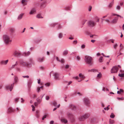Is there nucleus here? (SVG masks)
<instances>
[{"instance_id": "nucleus-1", "label": "nucleus", "mask_w": 124, "mask_h": 124, "mask_svg": "<svg viewBox=\"0 0 124 124\" xmlns=\"http://www.w3.org/2000/svg\"><path fill=\"white\" fill-rule=\"evenodd\" d=\"M92 58L89 56H85L84 58V61L86 63L91 66L93 64Z\"/></svg>"}, {"instance_id": "nucleus-2", "label": "nucleus", "mask_w": 124, "mask_h": 124, "mask_svg": "<svg viewBox=\"0 0 124 124\" xmlns=\"http://www.w3.org/2000/svg\"><path fill=\"white\" fill-rule=\"evenodd\" d=\"M3 39L4 43L6 44H9L12 41L10 37L7 35H4L3 36Z\"/></svg>"}, {"instance_id": "nucleus-3", "label": "nucleus", "mask_w": 124, "mask_h": 124, "mask_svg": "<svg viewBox=\"0 0 124 124\" xmlns=\"http://www.w3.org/2000/svg\"><path fill=\"white\" fill-rule=\"evenodd\" d=\"M83 101L84 104L87 106H89L90 105V102L89 99L87 98H85L83 99Z\"/></svg>"}, {"instance_id": "nucleus-4", "label": "nucleus", "mask_w": 124, "mask_h": 124, "mask_svg": "<svg viewBox=\"0 0 124 124\" xmlns=\"http://www.w3.org/2000/svg\"><path fill=\"white\" fill-rule=\"evenodd\" d=\"M89 114L88 113H86L82 116H80L79 118V120L80 121H83L85 119L88 118L89 116Z\"/></svg>"}, {"instance_id": "nucleus-5", "label": "nucleus", "mask_w": 124, "mask_h": 124, "mask_svg": "<svg viewBox=\"0 0 124 124\" xmlns=\"http://www.w3.org/2000/svg\"><path fill=\"white\" fill-rule=\"evenodd\" d=\"M118 68L116 66H114L111 70V72L112 73H116L118 71Z\"/></svg>"}, {"instance_id": "nucleus-6", "label": "nucleus", "mask_w": 124, "mask_h": 124, "mask_svg": "<svg viewBox=\"0 0 124 124\" xmlns=\"http://www.w3.org/2000/svg\"><path fill=\"white\" fill-rule=\"evenodd\" d=\"M88 24L90 27H93L95 25L96 23L93 20H91L88 22Z\"/></svg>"}, {"instance_id": "nucleus-7", "label": "nucleus", "mask_w": 124, "mask_h": 124, "mask_svg": "<svg viewBox=\"0 0 124 124\" xmlns=\"http://www.w3.org/2000/svg\"><path fill=\"white\" fill-rule=\"evenodd\" d=\"M20 63L21 65L24 66H28V63L22 60L20 61Z\"/></svg>"}, {"instance_id": "nucleus-8", "label": "nucleus", "mask_w": 124, "mask_h": 124, "mask_svg": "<svg viewBox=\"0 0 124 124\" xmlns=\"http://www.w3.org/2000/svg\"><path fill=\"white\" fill-rule=\"evenodd\" d=\"M36 9L34 8H32L30 10L29 14L31 15H33L35 14L36 13Z\"/></svg>"}, {"instance_id": "nucleus-9", "label": "nucleus", "mask_w": 124, "mask_h": 124, "mask_svg": "<svg viewBox=\"0 0 124 124\" xmlns=\"http://www.w3.org/2000/svg\"><path fill=\"white\" fill-rule=\"evenodd\" d=\"M14 85V83L12 84L11 86L9 85H7L6 86V88L8 90L10 89V91H11L13 88Z\"/></svg>"}, {"instance_id": "nucleus-10", "label": "nucleus", "mask_w": 124, "mask_h": 124, "mask_svg": "<svg viewBox=\"0 0 124 124\" xmlns=\"http://www.w3.org/2000/svg\"><path fill=\"white\" fill-rule=\"evenodd\" d=\"M13 55L15 57H17L21 55V53L18 51H15L13 53Z\"/></svg>"}, {"instance_id": "nucleus-11", "label": "nucleus", "mask_w": 124, "mask_h": 124, "mask_svg": "<svg viewBox=\"0 0 124 124\" xmlns=\"http://www.w3.org/2000/svg\"><path fill=\"white\" fill-rule=\"evenodd\" d=\"M8 61V60H2L1 61L0 64L2 65H5L7 64Z\"/></svg>"}, {"instance_id": "nucleus-12", "label": "nucleus", "mask_w": 124, "mask_h": 124, "mask_svg": "<svg viewBox=\"0 0 124 124\" xmlns=\"http://www.w3.org/2000/svg\"><path fill=\"white\" fill-rule=\"evenodd\" d=\"M7 109V112L8 113H11L15 111V110L11 107L8 108Z\"/></svg>"}, {"instance_id": "nucleus-13", "label": "nucleus", "mask_w": 124, "mask_h": 124, "mask_svg": "<svg viewBox=\"0 0 124 124\" xmlns=\"http://www.w3.org/2000/svg\"><path fill=\"white\" fill-rule=\"evenodd\" d=\"M54 77V78L55 80L59 79V74L55 72L53 73Z\"/></svg>"}, {"instance_id": "nucleus-14", "label": "nucleus", "mask_w": 124, "mask_h": 124, "mask_svg": "<svg viewBox=\"0 0 124 124\" xmlns=\"http://www.w3.org/2000/svg\"><path fill=\"white\" fill-rule=\"evenodd\" d=\"M118 18L116 17H115L114 19L112 20L111 21L110 23H117V22Z\"/></svg>"}, {"instance_id": "nucleus-15", "label": "nucleus", "mask_w": 124, "mask_h": 124, "mask_svg": "<svg viewBox=\"0 0 124 124\" xmlns=\"http://www.w3.org/2000/svg\"><path fill=\"white\" fill-rule=\"evenodd\" d=\"M24 14V13H21L19 15L17 18V20H21L23 18Z\"/></svg>"}, {"instance_id": "nucleus-16", "label": "nucleus", "mask_w": 124, "mask_h": 124, "mask_svg": "<svg viewBox=\"0 0 124 124\" xmlns=\"http://www.w3.org/2000/svg\"><path fill=\"white\" fill-rule=\"evenodd\" d=\"M67 115L68 117L70 119H73L74 118V116L72 114L68 113L67 114Z\"/></svg>"}, {"instance_id": "nucleus-17", "label": "nucleus", "mask_w": 124, "mask_h": 124, "mask_svg": "<svg viewBox=\"0 0 124 124\" xmlns=\"http://www.w3.org/2000/svg\"><path fill=\"white\" fill-rule=\"evenodd\" d=\"M44 57H39L37 59V61L39 62H42L44 60Z\"/></svg>"}, {"instance_id": "nucleus-18", "label": "nucleus", "mask_w": 124, "mask_h": 124, "mask_svg": "<svg viewBox=\"0 0 124 124\" xmlns=\"http://www.w3.org/2000/svg\"><path fill=\"white\" fill-rule=\"evenodd\" d=\"M57 25L56 28L58 30H60L63 28V26L60 23H57Z\"/></svg>"}, {"instance_id": "nucleus-19", "label": "nucleus", "mask_w": 124, "mask_h": 124, "mask_svg": "<svg viewBox=\"0 0 124 124\" xmlns=\"http://www.w3.org/2000/svg\"><path fill=\"white\" fill-rule=\"evenodd\" d=\"M57 36L58 38L59 39H62L63 36V34L61 32H59L58 33L57 35Z\"/></svg>"}, {"instance_id": "nucleus-20", "label": "nucleus", "mask_w": 124, "mask_h": 124, "mask_svg": "<svg viewBox=\"0 0 124 124\" xmlns=\"http://www.w3.org/2000/svg\"><path fill=\"white\" fill-rule=\"evenodd\" d=\"M69 107L72 110H74V109L76 108L75 106L72 104H70Z\"/></svg>"}, {"instance_id": "nucleus-21", "label": "nucleus", "mask_w": 124, "mask_h": 124, "mask_svg": "<svg viewBox=\"0 0 124 124\" xmlns=\"http://www.w3.org/2000/svg\"><path fill=\"white\" fill-rule=\"evenodd\" d=\"M28 0H22V4L24 5H26L27 4V2Z\"/></svg>"}, {"instance_id": "nucleus-22", "label": "nucleus", "mask_w": 124, "mask_h": 124, "mask_svg": "<svg viewBox=\"0 0 124 124\" xmlns=\"http://www.w3.org/2000/svg\"><path fill=\"white\" fill-rule=\"evenodd\" d=\"M79 76L80 78L83 79H84L85 77L82 74V73H80L79 74Z\"/></svg>"}, {"instance_id": "nucleus-23", "label": "nucleus", "mask_w": 124, "mask_h": 124, "mask_svg": "<svg viewBox=\"0 0 124 124\" xmlns=\"http://www.w3.org/2000/svg\"><path fill=\"white\" fill-rule=\"evenodd\" d=\"M57 23H51L49 24V25L52 27H54L56 25H57Z\"/></svg>"}, {"instance_id": "nucleus-24", "label": "nucleus", "mask_w": 124, "mask_h": 124, "mask_svg": "<svg viewBox=\"0 0 124 124\" xmlns=\"http://www.w3.org/2000/svg\"><path fill=\"white\" fill-rule=\"evenodd\" d=\"M114 3V0H113L109 4L108 7L109 8H111L112 7Z\"/></svg>"}, {"instance_id": "nucleus-25", "label": "nucleus", "mask_w": 124, "mask_h": 124, "mask_svg": "<svg viewBox=\"0 0 124 124\" xmlns=\"http://www.w3.org/2000/svg\"><path fill=\"white\" fill-rule=\"evenodd\" d=\"M42 100L41 99H40L39 98H37L36 99V100L38 104L40 103L42 101Z\"/></svg>"}, {"instance_id": "nucleus-26", "label": "nucleus", "mask_w": 124, "mask_h": 124, "mask_svg": "<svg viewBox=\"0 0 124 124\" xmlns=\"http://www.w3.org/2000/svg\"><path fill=\"white\" fill-rule=\"evenodd\" d=\"M37 18H43V17L40 14H38L36 16Z\"/></svg>"}, {"instance_id": "nucleus-27", "label": "nucleus", "mask_w": 124, "mask_h": 124, "mask_svg": "<svg viewBox=\"0 0 124 124\" xmlns=\"http://www.w3.org/2000/svg\"><path fill=\"white\" fill-rule=\"evenodd\" d=\"M14 79L15 82V83L17 82L18 81V77L16 76H15L14 77Z\"/></svg>"}, {"instance_id": "nucleus-28", "label": "nucleus", "mask_w": 124, "mask_h": 124, "mask_svg": "<svg viewBox=\"0 0 124 124\" xmlns=\"http://www.w3.org/2000/svg\"><path fill=\"white\" fill-rule=\"evenodd\" d=\"M68 50H64L63 52V54L65 55H67L68 53Z\"/></svg>"}, {"instance_id": "nucleus-29", "label": "nucleus", "mask_w": 124, "mask_h": 124, "mask_svg": "<svg viewBox=\"0 0 124 124\" xmlns=\"http://www.w3.org/2000/svg\"><path fill=\"white\" fill-rule=\"evenodd\" d=\"M24 54L25 56H29L30 54V53L29 51H28L26 52H24Z\"/></svg>"}, {"instance_id": "nucleus-30", "label": "nucleus", "mask_w": 124, "mask_h": 124, "mask_svg": "<svg viewBox=\"0 0 124 124\" xmlns=\"http://www.w3.org/2000/svg\"><path fill=\"white\" fill-rule=\"evenodd\" d=\"M61 120L62 122L65 123H66L67 122V120L66 119H62Z\"/></svg>"}, {"instance_id": "nucleus-31", "label": "nucleus", "mask_w": 124, "mask_h": 124, "mask_svg": "<svg viewBox=\"0 0 124 124\" xmlns=\"http://www.w3.org/2000/svg\"><path fill=\"white\" fill-rule=\"evenodd\" d=\"M102 77V74L101 72H99L97 74V77L98 78H100Z\"/></svg>"}, {"instance_id": "nucleus-32", "label": "nucleus", "mask_w": 124, "mask_h": 124, "mask_svg": "<svg viewBox=\"0 0 124 124\" xmlns=\"http://www.w3.org/2000/svg\"><path fill=\"white\" fill-rule=\"evenodd\" d=\"M103 57L102 56H101L99 59V60L100 62H103Z\"/></svg>"}, {"instance_id": "nucleus-33", "label": "nucleus", "mask_w": 124, "mask_h": 124, "mask_svg": "<svg viewBox=\"0 0 124 124\" xmlns=\"http://www.w3.org/2000/svg\"><path fill=\"white\" fill-rule=\"evenodd\" d=\"M88 72H95L96 71V69H92L91 70H88Z\"/></svg>"}, {"instance_id": "nucleus-34", "label": "nucleus", "mask_w": 124, "mask_h": 124, "mask_svg": "<svg viewBox=\"0 0 124 124\" xmlns=\"http://www.w3.org/2000/svg\"><path fill=\"white\" fill-rule=\"evenodd\" d=\"M40 88L39 87H37L36 88V91L38 93H39L41 91Z\"/></svg>"}, {"instance_id": "nucleus-35", "label": "nucleus", "mask_w": 124, "mask_h": 124, "mask_svg": "<svg viewBox=\"0 0 124 124\" xmlns=\"http://www.w3.org/2000/svg\"><path fill=\"white\" fill-rule=\"evenodd\" d=\"M118 76L121 77H124V73H119L118 74Z\"/></svg>"}, {"instance_id": "nucleus-36", "label": "nucleus", "mask_w": 124, "mask_h": 124, "mask_svg": "<svg viewBox=\"0 0 124 124\" xmlns=\"http://www.w3.org/2000/svg\"><path fill=\"white\" fill-rule=\"evenodd\" d=\"M117 99H118V100H124V98L123 97H122L121 98H119L118 97H117Z\"/></svg>"}, {"instance_id": "nucleus-37", "label": "nucleus", "mask_w": 124, "mask_h": 124, "mask_svg": "<svg viewBox=\"0 0 124 124\" xmlns=\"http://www.w3.org/2000/svg\"><path fill=\"white\" fill-rule=\"evenodd\" d=\"M9 31L11 33H13L14 31V29L12 28H10L9 29Z\"/></svg>"}, {"instance_id": "nucleus-38", "label": "nucleus", "mask_w": 124, "mask_h": 124, "mask_svg": "<svg viewBox=\"0 0 124 124\" xmlns=\"http://www.w3.org/2000/svg\"><path fill=\"white\" fill-rule=\"evenodd\" d=\"M118 46V45L116 43H115L113 46V47L115 49H116V48Z\"/></svg>"}, {"instance_id": "nucleus-39", "label": "nucleus", "mask_w": 124, "mask_h": 124, "mask_svg": "<svg viewBox=\"0 0 124 124\" xmlns=\"http://www.w3.org/2000/svg\"><path fill=\"white\" fill-rule=\"evenodd\" d=\"M110 116L111 118H114L115 116L113 113H112Z\"/></svg>"}, {"instance_id": "nucleus-40", "label": "nucleus", "mask_w": 124, "mask_h": 124, "mask_svg": "<svg viewBox=\"0 0 124 124\" xmlns=\"http://www.w3.org/2000/svg\"><path fill=\"white\" fill-rule=\"evenodd\" d=\"M95 20L96 22H99V18L97 17L95 18Z\"/></svg>"}, {"instance_id": "nucleus-41", "label": "nucleus", "mask_w": 124, "mask_h": 124, "mask_svg": "<svg viewBox=\"0 0 124 124\" xmlns=\"http://www.w3.org/2000/svg\"><path fill=\"white\" fill-rule=\"evenodd\" d=\"M32 83V82L31 81H29L28 82V87H31V85Z\"/></svg>"}, {"instance_id": "nucleus-42", "label": "nucleus", "mask_w": 124, "mask_h": 124, "mask_svg": "<svg viewBox=\"0 0 124 124\" xmlns=\"http://www.w3.org/2000/svg\"><path fill=\"white\" fill-rule=\"evenodd\" d=\"M92 6H89L88 7V10L89 11H90L92 9Z\"/></svg>"}, {"instance_id": "nucleus-43", "label": "nucleus", "mask_w": 124, "mask_h": 124, "mask_svg": "<svg viewBox=\"0 0 124 124\" xmlns=\"http://www.w3.org/2000/svg\"><path fill=\"white\" fill-rule=\"evenodd\" d=\"M41 41V39H39L37 40L36 41V42L37 43H39Z\"/></svg>"}, {"instance_id": "nucleus-44", "label": "nucleus", "mask_w": 124, "mask_h": 124, "mask_svg": "<svg viewBox=\"0 0 124 124\" xmlns=\"http://www.w3.org/2000/svg\"><path fill=\"white\" fill-rule=\"evenodd\" d=\"M22 77L24 78H29V77L28 75H26L23 76Z\"/></svg>"}, {"instance_id": "nucleus-45", "label": "nucleus", "mask_w": 124, "mask_h": 124, "mask_svg": "<svg viewBox=\"0 0 124 124\" xmlns=\"http://www.w3.org/2000/svg\"><path fill=\"white\" fill-rule=\"evenodd\" d=\"M60 104H59L58 105H57V108H54L53 110V111H54L55 110L57 109V108H59V107H60Z\"/></svg>"}, {"instance_id": "nucleus-46", "label": "nucleus", "mask_w": 124, "mask_h": 124, "mask_svg": "<svg viewBox=\"0 0 124 124\" xmlns=\"http://www.w3.org/2000/svg\"><path fill=\"white\" fill-rule=\"evenodd\" d=\"M105 21L106 22L108 23H110V21H110L109 19H106L105 20Z\"/></svg>"}, {"instance_id": "nucleus-47", "label": "nucleus", "mask_w": 124, "mask_h": 124, "mask_svg": "<svg viewBox=\"0 0 124 124\" xmlns=\"http://www.w3.org/2000/svg\"><path fill=\"white\" fill-rule=\"evenodd\" d=\"M53 104L54 105L55 107L57 106L56 105H57V103L56 101H54V102L53 103Z\"/></svg>"}, {"instance_id": "nucleus-48", "label": "nucleus", "mask_w": 124, "mask_h": 124, "mask_svg": "<svg viewBox=\"0 0 124 124\" xmlns=\"http://www.w3.org/2000/svg\"><path fill=\"white\" fill-rule=\"evenodd\" d=\"M59 62H61V63H63L64 62V59H62L61 60H60Z\"/></svg>"}, {"instance_id": "nucleus-49", "label": "nucleus", "mask_w": 124, "mask_h": 124, "mask_svg": "<svg viewBox=\"0 0 124 124\" xmlns=\"http://www.w3.org/2000/svg\"><path fill=\"white\" fill-rule=\"evenodd\" d=\"M32 107V110L33 111H34L35 110V108L33 105H32L31 106Z\"/></svg>"}, {"instance_id": "nucleus-50", "label": "nucleus", "mask_w": 124, "mask_h": 124, "mask_svg": "<svg viewBox=\"0 0 124 124\" xmlns=\"http://www.w3.org/2000/svg\"><path fill=\"white\" fill-rule=\"evenodd\" d=\"M114 121L113 120H110L109 123L110 124H113L114 123Z\"/></svg>"}, {"instance_id": "nucleus-51", "label": "nucleus", "mask_w": 124, "mask_h": 124, "mask_svg": "<svg viewBox=\"0 0 124 124\" xmlns=\"http://www.w3.org/2000/svg\"><path fill=\"white\" fill-rule=\"evenodd\" d=\"M45 99L46 100H48L49 99V97L48 96H46L45 97Z\"/></svg>"}, {"instance_id": "nucleus-52", "label": "nucleus", "mask_w": 124, "mask_h": 124, "mask_svg": "<svg viewBox=\"0 0 124 124\" xmlns=\"http://www.w3.org/2000/svg\"><path fill=\"white\" fill-rule=\"evenodd\" d=\"M76 58L78 60H79L80 59V57L78 56H76Z\"/></svg>"}, {"instance_id": "nucleus-53", "label": "nucleus", "mask_w": 124, "mask_h": 124, "mask_svg": "<svg viewBox=\"0 0 124 124\" xmlns=\"http://www.w3.org/2000/svg\"><path fill=\"white\" fill-rule=\"evenodd\" d=\"M19 98H16L14 99L15 101L16 102H18V100L19 99Z\"/></svg>"}, {"instance_id": "nucleus-54", "label": "nucleus", "mask_w": 124, "mask_h": 124, "mask_svg": "<svg viewBox=\"0 0 124 124\" xmlns=\"http://www.w3.org/2000/svg\"><path fill=\"white\" fill-rule=\"evenodd\" d=\"M120 6H118L116 7V9H117L119 10L120 9Z\"/></svg>"}, {"instance_id": "nucleus-55", "label": "nucleus", "mask_w": 124, "mask_h": 124, "mask_svg": "<svg viewBox=\"0 0 124 124\" xmlns=\"http://www.w3.org/2000/svg\"><path fill=\"white\" fill-rule=\"evenodd\" d=\"M39 68L41 70H43L44 69V67L43 66H40L39 67Z\"/></svg>"}, {"instance_id": "nucleus-56", "label": "nucleus", "mask_w": 124, "mask_h": 124, "mask_svg": "<svg viewBox=\"0 0 124 124\" xmlns=\"http://www.w3.org/2000/svg\"><path fill=\"white\" fill-rule=\"evenodd\" d=\"M85 47V46L84 45H82L81 46V47L82 49L84 48Z\"/></svg>"}, {"instance_id": "nucleus-57", "label": "nucleus", "mask_w": 124, "mask_h": 124, "mask_svg": "<svg viewBox=\"0 0 124 124\" xmlns=\"http://www.w3.org/2000/svg\"><path fill=\"white\" fill-rule=\"evenodd\" d=\"M21 103H23V102H24V100H23V98H21Z\"/></svg>"}, {"instance_id": "nucleus-58", "label": "nucleus", "mask_w": 124, "mask_h": 124, "mask_svg": "<svg viewBox=\"0 0 124 124\" xmlns=\"http://www.w3.org/2000/svg\"><path fill=\"white\" fill-rule=\"evenodd\" d=\"M117 14H115L112 13L111 14V16H117Z\"/></svg>"}, {"instance_id": "nucleus-59", "label": "nucleus", "mask_w": 124, "mask_h": 124, "mask_svg": "<svg viewBox=\"0 0 124 124\" xmlns=\"http://www.w3.org/2000/svg\"><path fill=\"white\" fill-rule=\"evenodd\" d=\"M107 15H106V16H103L101 18V19L102 20V21H103L104 20V18H105L106 17H107Z\"/></svg>"}, {"instance_id": "nucleus-60", "label": "nucleus", "mask_w": 124, "mask_h": 124, "mask_svg": "<svg viewBox=\"0 0 124 124\" xmlns=\"http://www.w3.org/2000/svg\"><path fill=\"white\" fill-rule=\"evenodd\" d=\"M45 85L46 86H49L50 84L49 83H47L45 84Z\"/></svg>"}, {"instance_id": "nucleus-61", "label": "nucleus", "mask_w": 124, "mask_h": 124, "mask_svg": "<svg viewBox=\"0 0 124 124\" xmlns=\"http://www.w3.org/2000/svg\"><path fill=\"white\" fill-rule=\"evenodd\" d=\"M46 115H44L43 116V117L42 118V119L43 120H44V119H45V118H46Z\"/></svg>"}, {"instance_id": "nucleus-62", "label": "nucleus", "mask_w": 124, "mask_h": 124, "mask_svg": "<svg viewBox=\"0 0 124 124\" xmlns=\"http://www.w3.org/2000/svg\"><path fill=\"white\" fill-rule=\"evenodd\" d=\"M16 69L17 71H20L21 70V69L19 68H17Z\"/></svg>"}, {"instance_id": "nucleus-63", "label": "nucleus", "mask_w": 124, "mask_h": 124, "mask_svg": "<svg viewBox=\"0 0 124 124\" xmlns=\"http://www.w3.org/2000/svg\"><path fill=\"white\" fill-rule=\"evenodd\" d=\"M69 67V66L68 65H66L65 67V68L66 69H68Z\"/></svg>"}, {"instance_id": "nucleus-64", "label": "nucleus", "mask_w": 124, "mask_h": 124, "mask_svg": "<svg viewBox=\"0 0 124 124\" xmlns=\"http://www.w3.org/2000/svg\"><path fill=\"white\" fill-rule=\"evenodd\" d=\"M73 79H78L79 78L78 76H76V77H73Z\"/></svg>"}]
</instances>
